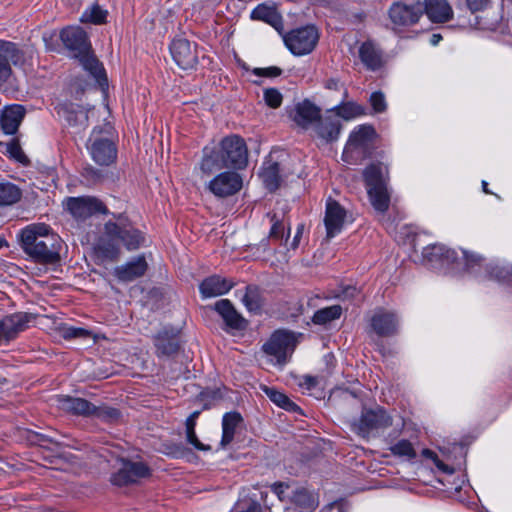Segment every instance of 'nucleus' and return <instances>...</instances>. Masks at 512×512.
Instances as JSON below:
<instances>
[{"label": "nucleus", "instance_id": "nucleus-56", "mask_svg": "<svg viewBox=\"0 0 512 512\" xmlns=\"http://www.w3.org/2000/svg\"><path fill=\"white\" fill-rule=\"evenodd\" d=\"M488 272L490 277L497 281H504L510 274L509 269L499 265H490Z\"/></svg>", "mask_w": 512, "mask_h": 512}, {"label": "nucleus", "instance_id": "nucleus-32", "mask_svg": "<svg viewBox=\"0 0 512 512\" xmlns=\"http://www.w3.org/2000/svg\"><path fill=\"white\" fill-rule=\"evenodd\" d=\"M79 61L83 69L88 71L95 78L102 89L107 87L108 84L104 68L94 55L88 53L87 51L82 52Z\"/></svg>", "mask_w": 512, "mask_h": 512}, {"label": "nucleus", "instance_id": "nucleus-11", "mask_svg": "<svg viewBox=\"0 0 512 512\" xmlns=\"http://www.w3.org/2000/svg\"><path fill=\"white\" fill-rule=\"evenodd\" d=\"M400 321L401 319L397 312L385 308H377L370 318V327L380 337H391L398 334Z\"/></svg>", "mask_w": 512, "mask_h": 512}, {"label": "nucleus", "instance_id": "nucleus-20", "mask_svg": "<svg viewBox=\"0 0 512 512\" xmlns=\"http://www.w3.org/2000/svg\"><path fill=\"white\" fill-rule=\"evenodd\" d=\"M235 283L233 280L220 275H212L202 280L199 291L203 299L214 298L227 294Z\"/></svg>", "mask_w": 512, "mask_h": 512}, {"label": "nucleus", "instance_id": "nucleus-27", "mask_svg": "<svg viewBox=\"0 0 512 512\" xmlns=\"http://www.w3.org/2000/svg\"><path fill=\"white\" fill-rule=\"evenodd\" d=\"M25 115L23 106L14 104L6 106L0 117V126L5 134H14L17 132L20 123Z\"/></svg>", "mask_w": 512, "mask_h": 512}, {"label": "nucleus", "instance_id": "nucleus-5", "mask_svg": "<svg viewBox=\"0 0 512 512\" xmlns=\"http://www.w3.org/2000/svg\"><path fill=\"white\" fill-rule=\"evenodd\" d=\"M376 137L371 125H359L352 130L345 145L342 159L348 164H354L369 155L370 147Z\"/></svg>", "mask_w": 512, "mask_h": 512}, {"label": "nucleus", "instance_id": "nucleus-8", "mask_svg": "<svg viewBox=\"0 0 512 512\" xmlns=\"http://www.w3.org/2000/svg\"><path fill=\"white\" fill-rule=\"evenodd\" d=\"M219 152L226 167L242 169L247 165L248 150L244 140L237 135L225 137L220 143Z\"/></svg>", "mask_w": 512, "mask_h": 512}, {"label": "nucleus", "instance_id": "nucleus-48", "mask_svg": "<svg viewBox=\"0 0 512 512\" xmlns=\"http://www.w3.org/2000/svg\"><path fill=\"white\" fill-rule=\"evenodd\" d=\"M61 336L66 340L75 338H88L91 336V332L82 327H74L70 325H63L60 328Z\"/></svg>", "mask_w": 512, "mask_h": 512}, {"label": "nucleus", "instance_id": "nucleus-44", "mask_svg": "<svg viewBox=\"0 0 512 512\" xmlns=\"http://www.w3.org/2000/svg\"><path fill=\"white\" fill-rule=\"evenodd\" d=\"M251 18L253 20H261L271 25H276L278 22V14L273 7L266 4H259L251 12Z\"/></svg>", "mask_w": 512, "mask_h": 512}, {"label": "nucleus", "instance_id": "nucleus-17", "mask_svg": "<svg viewBox=\"0 0 512 512\" xmlns=\"http://www.w3.org/2000/svg\"><path fill=\"white\" fill-rule=\"evenodd\" d=\"M148 263L143 254L131 258L122 265L116 266L113 275L119 282L129 283L145 275Z\"/></svg>", "mask_w": 512, "mask_h": 512}, {"label": "nucleus", "instance_id": "nucleus-1", "mask_svg": "<svg viewBox=\"0 0 512 512\" xmlns=\"http://www.w3.org/2000/svg\"><path fill=\"white\" fill-rule=\"evenodd\" d=\"M415 262L437 272L456 273L473 272L482 266L484 259L476 253L463 249L458 253L444 244L434 243L427 244Z\"/></svg>", "mask_w": 512, "mask_h": 512}, {"label": "nucleus", "instance_id": "nucleus-19", "mask_svg": "<svg viewBox=\"0 0 512 512\" xmlns=\"http://www.w3.org/2000/svg\"><path fill=\"white\" fill-rule=\"evenodd\" d=\"M170 52L175 63L184 70L193 68L197 63L195 48L186 39H174L170 45Z\"/></svg>", "mask_w": 512, "mask_h": 512}, {"label": "nucleus", "instance_id": "nucleus-35", "mask_svg": "<svg viewBox=\"0 0 512 512\" xmlns=\"http://www.w3.org/2000/svg\"><path fill=\"white\" fill-rule=\"evenodd\" d=\"M291 502L298 512H312L318 506L317 497L305 488L296 489L291 496Z\"/></svg>", "mask_w": 512, "mask_h": 512}, {"label": "nucleus", "instance_id": "nucleus-59", "mask_svg": "<svg viewBox=\"0 0 512 512\" xmlns=\"http://www.w3.org/2000/svg\"><path fill=\"white\" fill-rule=\"evenodd\" d=\"M320 512H347V507L343 501H335L326 505Z\"/></svg>", "mask_w": 512, "mask_h": 512}, {"label": "nucleus", "instance_id": "nucleus-29", "mask_svg": "<svg viewBox=\"0 0 512 512\" xmlns=\"http://www.w3.org/2000/svg\"><path fill=\"white\" fill-rule=\"evenodd\" d=\"M413 226H388L387 232L394 237L399 245L410 246L416 251L417 245L422 243V235L412 230Z\"/></svg>", "mask_w": 512, "mask_h": 512}, {"label": "nucleus", "instance_id": "nucleus-52", "mask_svg": "<svg viewBox=\"0 0 512 512\" xmlns=\"http://www.w3.org/2000/svg\"><path fill=\"white\" fill-rule=\"evenodd\" d=\"M370 104L376 113H382L386 110L387 104L385 96L381 92H374L370 96Z\"/></svg>", "mask_w": 512, "mask_h": 512}, {"label": "nucleus", "instance_id": "nucleus-37", "mask_svg": "<svg viewBox=\"0 0 512 512\" xmlns=\"http://www.w3.org/2000/svg\"><path fill=\"white\" fill-rule=\"evenodd\" d=\"M223 167L226 166L224 165V161L219 150L216 151L206 147L204 149L203 158L200 163L201 171L206 175H210L213 172L222 169Z\"/></svg>", "mask_w": 512, "mask_h": 512}, {"label": "nucleus", "instance_id": "nucleus-51", "mask_svg": "<svg viewBox=\"0 0 512 512\" xmlns=\"http://www.w3.org/2000/svg\"><path fill=\"white\" fill-rule=\"evenodd\" d=\"M264 100L271 108H278L282 103V94L274 88L264 91Z\"/></svg>", "mask_w": 512, "mask_h": 512}, {"label": "nucleus", "instance_id": "nucleus-49", "mask_svg": "<svg viewBox=\"0 0 512 512\" xmlns=\"http://www.w3.org/2000/svg\"><path fill=\"white\" fill-rule=\"evenodd\" d=\"M423 457L430 459L433 461L434 465L442 472L447 474L453 473V468L449 467L447 464H445L443 461H441L438 457V455L430 450V449H423L422 450Z\"/></svg>", "mask_w": 512, "mask_h": 512}, {"label": "nucleus", "instance_id": "nucleus-16", "mask_svg": "<svg viewBox=\"0 0 512 512\" xmlns=\"http://www.w3.org/2000/svg\"><path fill=\"white\" fill-rule=\"evenodd\" d=\"M150 474V468L143 462L123 461L121 468L112 475L111 482L116 486L135 484Z\"/></svg>", "mask_w": 512, "mask_h": 512}, {"label": "nucleus", "instance_id": "nucleus-21", "mask_svg": "<svg viewBox=\"0 0 512 512\" xmlns=\"http://www.w3.org/2000/svg\"><path fill=\"white\" fill-rule=\"evenodd\" d=\"M280 166L281 163L274 159L273 154H270L260 168L259 177L264 186L270 191L276 190L285 176L283 168Z\"/></svg>", "mask_w": 512, "mask_h": 512}, {"label": "nucleus", "instance_id": "nucleus-15", "mask_svg": "<svg viewBox=\"0 0 512 512\" xmlns=\"http://www.w3.org/2000/svg\"><path fill=\"white\" fill-rule=\"evenodd\" d=\"M422 14L423 5L419 2L411 5L398 2L394 3L389 9V17L393 24V29L417 23Z\"/></svg>", "mask_w": 512, "mask_h": 512}, {"label": "nucleus", "instance_id": "nucleus-40", "mask_svg": "<svg viewBox=\"0 0 512 512\" xmlns=\"http://www.w3.org/2000/svg\"><path fill=\"white\" fill-rule=\"evenodd\" d=\"M348 221L345 209L336 201L329 199L326 204L324 224H343Z\"/></svg>", "mask_w": 512, "mask_h": 512}, {"label": "nucleus", "instance_id": "nucleus-13", "mask_svg": "<svg viewBox=\"0 0 512 512\" xmlns=\"http://www.w3.org/2000/svg\"><path fill=\"white\" fill-rule=\"evenodd\" d=\"M112 227L105 226V232L94 244V255L98 263L115 262L121 254L120 243Z\"/></svg>", "mask_w": 512, "mask_h": 512}, {"label": "nucleus", "instance_id": "nucleus-9", "mask_svg": "<svg viewBox=\"0 0 512 512\" xmlns=\"http://www.w3.org/2000/svg\"><path fill=\"white\" fill-rule=\"evenodd\" d=\"M319 39V34L314 26L308 25L289 32L285 38L287 48L297 56L311 53Z\"/></svg>", "mask_w": 512, "mask_h": 512}, {"label": "nucleus", "instance_id": "nucleus-47", "mask_svg": "<svg viewBox=\"0 0 512 512\" xmlns=\"http://www.w3.org/2000/svg\"><path fill=\"white\" fill-rule=\"evenodd\" d=\"M107 17V11L102 9L99 5H92L86 9L81 15V22H90L93 24H102Z\"/></svg>", "mask_w": 512, "mask_h": 512}, {"label": "nucleus", "instance_id": "nucleus-62", "mask_svg": "<svg viewBox=\"0 0 512 512\" xmlns=\"http://www.w3.org/2000/svg\"><path fill=\"white\" fill-rule=\"evenodd\" d=\"M199 416V411L193 412L185 422L186 429H195L196 426V420Z\"/></svg>", "mask_w": 512, "mask_h": 512}, {"label": "nucleus", "instance_id": "nucleus-33", "mask_svg": "<svg viewBox=\"0 0 512 512\" xmlns=\"http://www.w3.org/2000/svg\"><path fill=\"white\" fill-rule=\"evenodd\" d=\"M359 57L365 67L372 71L378 70L383 64L380 51L370 41L361 44L359 47Z\"/></svg>", "mask_w": 512, "mask_h": 512}, {"label": "nucleus", "instance_id": "nucleus-39", "mask_svg": "<svg viewBox=\"0 0 512 512\" xmlns=\"http://www.w3.org/2000/svg\"><path fill=\"white\" fill-rule=\"evenodd\" d=\"M330 112L337 118L352 120L365 114V108L355 102H343L336 106Z\"/></svg>", "mask_w": 512, "mask_h": 512}, {"label": "nucleus", "instance_id": "nucleus-61", "mask_svg": "<svg viewBox=\"0 0 512 512\" xmlns=\"http://www.w3.org/2000/svg\"><path fill=\"white\" fill-rule=\"evenodd\" d=\"M271 489L280 500H283L286 497L285 491L289 489V485L283 482H276L271 486Z\"/></svg>", "mask_w": 512, "mask_h": 512}, {"label": "nucleus", "instance_id": "nucleus-46", "mask_svg": "<svg viewBox=\"0 0 512 512\" xmlns=\"http://www.w3.org/2000/svg\"><path fill=\"white\" fill-rule=\"evenodd\" d=\"M121 416L120 411L117 408L110 407L107 405L96 406L93 404L90 417H94L104 422H114Z\"/></svg>", "mask_w": 512, "mask_h": 512}, {"label": "nucleus", "instance_id": "nucleus-60", "mask_svg": "<svg viewBox=\"0 0 512 512\" xmlns=\"http://www.w3.org/2000/svg\"><path fill=\"white\" fill-rule=\"evenodd\" d=\"M490 0H466L468 8L472 12L484 10L489 5Z\"/></svg>", "mask_w": 512, "mask_h": 512}, {"label": "nucleus", "instance_id": "nucleus-22", "mask_svg": "<svg viewBox=\"0 0 512 512\" xmlns=\"http://www.w3.org/2000/svg\"><path fill=\"white\" fill-rule=\"evenodd\" d=\"M290 116L297 126L303 129H309L313 127L319 119L320 110L313 103L305 100L295 105Z\"/></svg>", "mask_w": 512, "mask_h": 512}, {"label": "nucleus", "instance_id": "nucleus-14", "mask_svg": "<svg viewBox=\"0 0 512 512\" xmlns=\"http://www.w3.org/2000/svg\"><path fill=\"white\" fill-rule=\"evenodd\" d=\"M242 186L243 179L240 174L234 171H225L211 179L207 188L213 195L224 198L236 194Z\"/></svg>", "mask_w": 512, "mask_h": 512}, {"label": "nucleus", "instance_id": "nucleus-55", "mask_svg": "<svg viewBox=\"0 0 512 512\" xmlns=\"http://www.w3.org/2000/svg\"><path fill=\"white\" fill-rule=\"evenodd\" d=\"M186 441L192 445L196 450L199 451H208L210 447L208 445H204L197 438L195 429H186Z\"/></svg>", "mask_w": 512, "mask_h": 512}, {"label": "nucleus", "instance_id": "nucleus-30", "mask_svg": "<svg viewBox=\"0 0 512 512\" xmlns=\"http://www.w3.org/2000/svg\"><path fill=\"white\" fill-rule=\"evenodd\" d=\"M59 407L74 415L90 417L93 404L86 399L72 396H61L58 399Z\"/></svg>", "mask_w": 512, "mask_h": 512}, {"label": "nucleus", "instance_id": "nucleus-28", "mask_svg": "<svg viewBox=\"0 0 512 512\" xmlns=\"http://www.w3.org/2000/svg\"><path fill=\"white\" fill-rule=\"evenodd\" d=\"M63 44L70 50L85 52L88 47L87 34L78 26L63 29L60 33Z\"/></svg>", "mask_w": 512, "mask_h": 512}, {"label": "nucleus", "instance_id": "nucleus-4", "mask_svg": "<svg viewBox=\"0 0 512 512\" xmlns=\"http://www.w3.org/2000/svg\"><path fill=\"white\" fill-rule=\"evenodd\" d=\"M388 168L382 163L372 164L364 171L370 202L375 210L383 212L388 208Z\"/></svg>", "mask_w": 512, "mask_h": 512}, {"label": "nucleus", "instance_id": "nucleus-50", "mask_svg": "<svg viewBox=\"0 0 512 512\" xmlns=\"http://www.w3.org/2000/svg\"><path fill=\"white\" fill-rule=\"evenodd\" d=\"M264 392L273 403L281 408H283L290 399L287 395L274 388L265 387Z\"/></svg>", "mask_w": 512, "mask_h": 512}, {"label": "nucleus", "instance_id": "nucleus-3", "mask_svg": "<svg viewBox=\"0 0 512 512\" xmlns=\"http://www.w3.org/2000/svg\"><path fill=\"white\" fill-rule=\"evenodd\" d=\"M86 149L91 159L102 167H108L116 162L117 147L111 139L110 127H95L86 143Z\"/></svg>", "mask_w": 512, "mask_h": 512}, {"label": "nucleus", "instance_id": "nucleus-45", "mask_svg": "<svg viewBox=\"0 0 512 512\" xmlns=\"http://www.w3.org/2000/svg\"><path fill=\"white\" fill-rule=\"evenodd\" d=\"M390 452L399 458H404L406 460H413L416 457V451L413 447V444L406 439H401L390 446Z\"/></svg>", "mask_w": 512, "mask_h": 512}, {"label": "nucleus", "instance_id": "nucleus-57", "mask_svg": "<svg viewBox=\"0 0 512 512\" xmlns=\"http://www.w3.org/2000/svg\"><path fill=\"white\" fill-rule=\"evenodd\" d=\"M318 384V379L314 376L305 375L299 382V386L307 391L313 390Z\"/></svg>", "mask_w": 512, "mask_h": 512}, {"label": "nucleus", "instance_id": "nucleus-26", "mask_svg": "<svg viewBox=\"0 0 512 512\" xmlns=\"http://www.w3.org/2000/svg\"><path fill=\"white\" fill-rule=\"evenodd\" d=\"M423 12L431 22L444 23L453 18V9L447 0H425Z\"/></svg>", "mask_w": 512, "mask_h": 512}, {"label": "nucleus", "instance_id": "nucleus-41", "mask_svg": "<svg viewBox=\"0 0 512 512\" xmlns=\"http://www.w3.org/2000/svg\"><path fill=\"white\" fill-rule=\"evenodd\" d=\"M0 55L2 59L9 65L10 62L14 65L23 64V51L19 50L15 44L6 41H0Z\"/></svg>", "mask_w": 512, "mask_h": 512}, {"label": "nucleus", "instance_id": "nucleus-18", "mask_svg": "<svg viewBox=\"0 0 512 512\" xmlns=\"http://www.w3.org/2000/svg\"><path fill=\"white\" fill-rule=\"evenodd\" d=\"M214 310L223 319L226 331H243L247 328V320L235 309L230 300H218L214 304Z\"/></svg>", "mask_w": 512, "mask_h": 512}, {"label": "nucleus", "instance_id": "nucleus-64", "mask_svg": "<svg viewBox=\"0 0 512 512\" xmlns=\"http://www.w3.org/2000/svg\"><path fill=\"white\" fill-rule=\"evenodd\" d=\"M327 238H333L341 232L342 226H326Z\"/></svg>", "mask_w": 512, "mask_h": 512}, {"label": "nucleus", "instance_id": "nucleus-31", "mask_svg": "<svg viewBox=\"0 0 512 512\" xmlns=\"http://www.w3.org/2000/svg\"><path fill=\"white\" fill-rule=\"evenodd\" d=\"M304 226H296L294 236L290 239L291 226H271L270 237L279 239L288 249H296L299 246L301 236L303 234Z\"/></svg>", "mask_w": 512, "mask_h": 512}, {"label": "nucleus", "instance_id": "nucleus-2", "mask_svg": "<svg viewBox=\"0 0 512 512\" xmlns=\"http://www.w3.org/2000/svg\"><path fill=\"white\" fill-rule=\"evenodd\" d=\"M23 252L41 264H55L60 260L62 239L48 226H25L17 235Z\"/></svg>", "mask_w": 512, "mask_h": 512}, {"label": "nucleus", "instance_id": "nucleus-43", "mask_svg": "<svg viewBox=\"0 0 512 512\" xmlns=\"http://www.w3.org/2000/svg\"><path fill=\"white\" fill-rule=\"evenodd\" d=\"M21 198L20 189L12 183H0V207L18 202Z\"/></svg>", "mask_w": 512, "mask_h": 512}, {"label": "nucleus", "instance_id": "nucleus-53", "mask_svg": "<svg viewBox=\"0 0 512 512\" xmlns=\"http://www.w3.org/2000/svg\"><path fill=\"white\" fill-rule=\"evenodd\" d=\"M6 151L9 156L18 162L24 163L27 159L20 145L14 141L7 143Z\"/></svg>", "mask_w": 512, "mask_h": 512}, {"label": "nucleus", "instance_id": "nucleus-34", "mask_svg": "<svg viewBox=\"0 0 512 512\" xmlns=\"http://www.w3.org/2000/svg\"><path fill=\"white\" fill-rule=\"evenodd\" d=\"M241 302L248 312L260 314L264 303L260 288L257 285H247Z\"/></svg>", "mask_w": 512, "mask_h": 512}, {"label": "nucleus", "instance_id": "nucleus-54", "mask_svg": "<svg viewBox=\"0 0 512 512\" xmlns=\"http://www.w3.org/2000/svg\"><path fill=\"white\" fill-rule=\"evenodd\" d=\"M285 204H282L279 208H277L273 213H269L267 217L269 218L270 224H283L285 222L290 221L286 217Z\"/></svg>", "mask_w": 512, "mask_h": 512}, {"label": "nucleus", "instance_id": "nucleus-42", "mask_svg": "<svg viewBox=\"0 0 512 512\" xmlns=\"http://www.w3.org/2000/svg\"><path fill=\"white\" fill-rule=\"evenodd\" d=\"M342 314L340 305H332L317 310L313 317L312 322L317 325H325L333 320L339 319Z\"/></svg>", "mask_w": 512, "mask_h": 512}, {"label": "nucleus", "instance_id": "nucleus-25", "mask_svg": "<svg viewBox=\"0 0 512 512\" xmlns=\"http://www.w3.org/2000/svg\"><path fill=\"white\" fill-rule=\"evenodd\" d=\"M154 345L158 357H170L177 353L179 340L173 330L163 329L154 336Z\"/></svg>", "mask_w": 512, "mask_h": 512}, {"label": "nucleus", "instance_id": "nucleus-10", "mask_svg": "<svg viewBox=\"0 0 512 512\" xmlns=\"http://www.w3.org/2000/svg\"><path fill=\"white\" fill-rule=\"evenodd\" d=\"M296 346V338L292 332L286 330L275 331L263 345V351L275 358L277 364H285Z\"/></svg>", "mask_w": 512, "mask_h": 512}, {"label": "nucleus", "instance_id": "nucleus-58", "mask_svg": "<svg viewBox=\"0 0 512 512\" xmlns=\"http://www.w3.org/2000/svg\"><path fill=\"white\" fill-rule=\"evenodd\" d=\"M254 73L258 76L277 77L281 74V70L278 67L256 68Z\"/></svg>", "mask_w": 512, "mask_h": 512}, {"label": "nucleus", "instance_id": "nucleus-63", "mask_svg": "<svg viewBox=\"0 0 512 512\" xmlns=\"http://www.w3.org/2000/svg\"><path fill=\"white\" fill-rule=\"evenodd\" d=\"M357 293V289L354 286H347L342 290L341 296L343 298H353Z\"/></svg>", "mask_w": 512, "mask_h": 512}, {"label": "nucleus", "instance_id": "nucleus-24", "mask_svg": "<svg viewBox=\"0 0 512 512\" xmlns=\"http://www.w3.org/2000/svg\"><path fill=\"white\" fill-rule=\"evenodd\" d=\"M315 135L325 142H332L338 139L341 130L340 120L330 111L323 117H319L313 126Z\"/></svg>", "mask_w": 512, "mask_h": 512}, {"label": "nucleus", "instance_id": "nucleus-12", "mask_svg": "<svg viewBox=\"0 0 512 512\" xmlns=\"http://www.w3.org/2000/svg\"><path fill=\"white\" fill-rule=\"evenodd\" d=\"M32 318L26 312H16L0 318V345L10 343L28 329Z\"/></svg>", "mask_w": 512, "mask_h": 512}, {"label": "nucleus", "instance_id": "nucleus-6", "mask_svg": "<svg viewBox=\"0 0 512 512\" xmlns=\"http://www.w3.org/2000/svg\"><path fill=\"white\" fill-rule=\"evenodd\" d=\"M393 424L392 417L382 407L364 409L359 418L351 422V430L357 435L368 438Z\"/></svg>", "mask_w": 512, "mask_h": 512}, {"label": "nucleus", "instance_id": "nucleus-23", "mask_svg": "<svg viewBox=\"0 0 512 512\" xmlns=\"http://www.w3.org/2000/svg\"><path fill=\"white\" fill-rule=\"evenodd\" d=\"M114 229L115 236L118 238L128 251H134L146 246L145 234L135 226H111Z\"/></svg>", "mask_w": 512, "mask_h": 512}, {"label": "nucleus", "instance_id": "nucleus-36", "mask_svg": "<svg viewBox=\"0 0 512 512\" xmlns=\"http://www.w3.org/2000/svg\"><path fill=\"white\" fill-rule=\"evenodd\" d=\"M242 417L238 412H228L222 418V438L221 445L226 447L234 439L235 431L241 423Z\"/></svg>", "mask_w": 512, "mask_h": 512}, {"label": "nucleus", "instance_id": "nucleus-38", "mask_svg": "<svg viewBox=\"0 0 512 512\" xmlns=\"http://www.w3.org/2000/svg\"><path fill=\"white\" fill-rule=\"evenodd\" d=\"M89 113H93V111L82 107H72L67 111L66 120L69 126L75 129V133H81L87 128Z\"/></svg>", "mask_w": 512, "mask_h": 512}, {"label": "nucleus", "instance_id": "nucleus-7", "mask_svg": "<svg viewBox=\"0 0 512 512\" xmlns=\"http://www.w3.org/2000/svg\"><path fill=\"white\" fill-rule=\"evenodd\" d=\"M64 206L69 213L79 221L108 213L105 204L100 199L93 196L69 197L65 199Z\"/></svg>", "mask_w": 512, "mask_h": 512}]
</instances>
